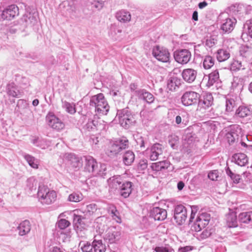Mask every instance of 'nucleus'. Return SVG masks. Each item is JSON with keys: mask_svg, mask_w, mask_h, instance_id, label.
Returning a JSON list of instances; mask_svg holds the SVG:
<instances>
[{"mask_svg": "<svg viewBox=\"0 0 252 252\" xmlns=\"http://www.w3.org/2000/svg\"><path fill=\"white\" fill-rule=\"evenodd\" d=\"M37 198L43 205H50L56 200L57 193L50 190L47 186L39 185L37 192Z\"/></svg>", "mask_w": 252, "mask_h": 252, "instance_id": "obj_1", "label": "nucleus"}, {"mask_svg": "<svg viewBox=\"0 0 252 252\" xmlns=\"http://www.w3.org/2000/svg\"><path fill=\"white\" fill-rule=\"evenodd\" d=\"M90 104L95 107V111L100 115H106L109 110V106L102 94L92 96Z\"/></svg>", "mask_w": 252, "mask_h": 252, "instance_id": "obj_2", "label": "nucleus"}, {"mask_svg": "<svg viewBox=\"0 0 252 252\" xmlns=\"http://www.w3.org/2000/svg\"><path fill=\"white\" fill-rule=\"evenodd\" d=\"M128 147V141L126 138H122L109 143L106 151L107 155L111 158L115 157L122 150Z\"/></svg>", "mask_w": 252, "mask_h": 252, "instance_id": "obj_3", "label": "nucleus"}, {"mask_svg": "<svg viewBox=\"0 0 252 252\" xmlns=\"http://www.w3.org/2000/svg\"><path fill=\"white\" fill-rule=\"evenodd\" d=\"M116 117L118 118L120 124L126 129L128 128L135 122L133 115L126 108L118 110Z\"/></svg>", "mask_w": 252, "mask_h": 252, "instance_id": "obj_4", "label": "nucleus"}, {"mask_svg": "<svg viewBox=\"0 0 252 252\" xmlns=\"http://www.w3.org/2000/svg\"><path fill=\"white\" fill-rule=\"evenodd\" d=\"M220 21V30L223 33H229L234 29L237 21L235 18L229 17L226 13H221L219 16Z\"/></svg>", "mask_w": 252, "mask_h": 252, "instance_id": "obj_5", "label": "nucleus"}, {"mask_svg": "<svg viewBox=\"0 0 252 252\" xmlns=\"http://www.w3.org/2000/svg\"><path fill=\"white\" fill-rule=\"evenodd\" d=\"M121 237V232L114 226L109 227L103 235L104 240L110 244L118 243Z\"/></svg>", "mask_w": 252, "mask_h": 252, "instance_id": "obj_6", "label": "nucleus"}, {"mask_svg": "<svg viewBox=\"0 0 252 252\" xmlns=\"http://www.w3.org/2000/svg\"><path fill=\"white\" fill-rule=\"evenodd\" d=\"M48 126L52 129L60 131L65 127V124L53 112H49L46 117Z\"/></svg>", "mask_w": 252, "mask_h": 252, "instance_id": "obj_7", "label": "nucleus"}, {"mask_svg": "<svg viewBox=\"0 0 252 252\" xmlns=\"http://www.w3.org/2000/svg\"><path fill=\"white\" fill-rule=\"evenodd\" d=\"M152 54L153 56L158 61L167 63L169 61L170 53L168 50L159 46H156L153 49Z\"/></svg>", "mask_w": 252, "mask_h": 252, "instance_id": "obj_8", "label": "nucleus"}, {"mask_svg": "<svg viewBox=\"0 0 252 252\" xmlns=\"http://www.w3.org/2000/svg\"><path fill=\"white\" fill-rule=\"evenodd\" d=\"M200 95L193 91H187L181 97L182 104L186 106H190L197 103Z\"/></svg>", "mask_w": 252, "mask_h": 252, "instance_id": "obj_9", "label": "nucleus"}, {"mask_svg": "<svg viewBox=\"0 0 252 252\" xmlns=\"http://www.w3.org/2000/svg\"><path fill=\"white\" fill-rule=\"evenodd\" d=\"M191 54L188 49H179L174 52L175 60L179 63L186 64L191 59Z\"/></svg>", "mask_w": 252, "mask_h": 252, "instance_id": "obj_10", "label": "nucleus"}, {"mask_svg": "<svg viewBox=\"0 0 252 252\" xmlns=\"http://www.w3.org/2000/svg\"><path fill=\"white\" fill-rule=\"evenodd\" d=\"M174 218L179 225L183 224L187 218V209L182 205L176 206L174 209Z\"/></svg>", "mask_w": 252, "mask_h": 252, "instance_id": "obj_11", "label": "nucleus"}, {"mask_svg": "<svg viewBox=\"0 0 252 252\" xmlns=\"http://www.w3.org/2000/svg\"><path fill=\"white\" fill-rule=\"evenodd\" d=\"M18 15V7L15 4H12L7 7L2 11L1 17L4 20H11Z\"/></svg>", "mask_w": 252, "mask_h": 252, "instance_id": "obj_12", "label": "nucleus"}, {"mask_svg": "<svg viewBox=\"0 0 252 252\" xmlns=\"http://www.w3.org/2000/svg\"><path fill=\"white\" fill-rule=\"evenodd\" d=\"M150 216L155 220H163L167 217V212L165 209L155 207L151 210Z\"/></svg>", "mask_w": 252, "mask_h": 252, "instance_id": "obj_13", "label": "nucleus"}, {"mask_svg": "<svg viewBox=\"0 0 252 252\" xmlns=\"http://www.w3.org/2000/svg\"><path fill=\"white\" fill-rule=\"evenodd\" d=\"M213 102V97L210 93L204 94L198 101V106L203 109H207L211 106Z\"/></svg>", "mask_w": 252, "mask_h": 252, "instance_id": "obj_14", "label": "nucleus"}, {"mask_svg": "<svg viewBox=\"0 0 252 252\" xmlns=\"http://www.w3.org/2000/svg\"><path fill=\"white\" fill-rule=\"evenodd\" d=\"M98 168L97 162L92 157L86 158L85 169L89 173H96Z\"/></svg>", "mask_w": 252, "mask_h": 252, "instance_id": "obj_15", "label": "nucleus"}, {"mask_svg": "<svg viewBox=\"0 0 252 252\" xmlns=\"http://www.w3.org/2000/svg\"><path fill=\"white\" fill-rule=\"evenodd\" d=\"M5 92L9 97H18L21 94L20 91L13 82H10L6 85Z\"/></svg>", "mask_w": 252, "mask_h": 252, "instance_id": "obj_16", "label": "nucleus"}, {"mask_svg": "<svg viewBox=\"0 0 252 252\" xmlns=\"http://www.w3.org/2000/svg\"><path fill=\"white\" fill-rule=\"evenodd\" d=\"M182 76L185 81L190 83L195 80L197 76V71L192 68L185 69L183 70Z\"/></svg>", "mask_w": 252, "mask_h": 252, "instance_id": "obj_17", "label": "nucleus"}, {"mask_svg": "<svg viewBox=\"0 0 252 252\" xmlns=\"http://www.w3.org/2000/svg\"><path fill=\"white\" fill-rule=\"evenodd\" d=\"M209 219L205 218V216L202 215L198 217L193 224V228L195 231H200L202 228L205 227L209 223Z\"/></svg>", "mask_w": 252, "mask_h": 252, "instance_id": "obj_18", "label": "nucleus"}, {"mask_svg": "<svg viewBox=\"0 0 252 252\" xmlns=\"http://www.w3.org/2000/svg\"><path fill=\"white\" fill-rule=\"evenodd\" d=\"M119 190L121 196L124 198L128 197L132 191V183L130 182H123Z\"/></svg>", "mask_w": 252, "mask_h": 252, "instance_id": "obj_19", "label": "nucleus"}, {"mask_svg": "<svg viewBox=\"0 0 252 252\" xmlns=\"http://www.w3.org/2000/svg\"><path fill=\"white\" fill-rule=\"evenodd\" d=\"M232 161L240 166H244L248 163V158L245 154L237 153L233 156Z\"/></svg>", "mask_w": 252, "mask_h": 252, "instance_id": "obj_20", "label": "nucleus"}, {"mask_svg": "<svg viewBox=\"0 0 252 252\" xmlns=\"http://www.w3.org/2000/svg\"><path fill=\"white\" fill-rule=\"evenodd\" d=\"M162 146L158 144H155L151 148L150 158L152 160H156L158 158L159 155L162 153Z\"/></svg>", "mask_w": 252, "mask_h": 252, "instance_id": "obj_21", "label": "nucleus"}, {"mask_svg": "<svg viewBox=\"0 0 252 252\" xmlns=\"http://www.w3.org/2000/svg\"><path fill=\"white\" fill-rule=\"evenodd\" d=\"M208 79L206 85L210 87L213 86L215 83H218L220 80V75L218 70H215L206 76L204 77L203 80Z\"/></svg>", "mask_w": 252, "mask_h": 252, "instance_id": "obj_22", "label": "nucleus"}, {"mask_svg": "<svg viewBox=\"0 0 252 252\" xmlns=\"http://www.w3.org/2000/svg\"><path fill=\"white\" fill-rule=\"evenodd\" d=\"M64 159L73 167H77L80 164L79 158L73 154H65L64 155Z\"/></svg>", "mask_w": 252, "mask_h": 252, "instance_id": "obj_23", "label": "nucleus"}, {"mask_svg": "<svg viewBox=\"0 0 252 252\" xmlns=\"http://www.w3.org/2000/svg\"><path fill=\"white\" fill-rule=\"evenodd\" d=\"M234 127L236 128V132L234 131L233 129H231V130L230 132H228L226 135V138L227 139L228 142L230 144H232L236 140L238 139V133H241V129L239 126H234Z\"/></svg>", "mask_w": 252, "mask_h": 252, "instance_id": "obj_24", "label": "nucleus"}, {"mask_svg": "<svg viewBox=\"0 0 252 252\" xmlns=\"http://www.w3.org/2000/svg\"><path fill=\"white\" fill-rule=\"evenodd\" d=\"M251 114V111L250 108L246 106H240L236 110L235 116L239 118H245L250 116Z\"/></svg>", "mask_w": 252, "mask_h": 252, "instance_id": "obj_25", "label": "nucleus"}, {"mask_svg": "<svg viewBox=\"0 0 252 252\" xmlns=\"http://www.w3.org/2000/svg\"><path fill=\"white\" fill-rule=\"evenodd\" d=\"M136 93L139 98L143 99L147 103H151L153 102L155 99V98L152 94L146 92L144 90L137 91H136Z\"/></svg>", "mask_w": 252, "mask_h": 252, "instance_id": "obj_26", "label": "nucleus"}, {"mask_svg": "<svg viewBox=\"0 0 252 252\" xmlns=\"http://www.w3.org/2000/svg\"><path fill=\"white\" fill-rule=\"evenodd\" d=\"M110 188L114 189H119L121 185L123 183L122 179L120 176H113L108 180Z\"/></svg>", "mask_w": 252, "mask_h": 252, "instance_id": "obj_27", "label": "nucleus"}, {"mask_svg": "<svg viewBox=\"0 0 252 252\" xmlns=\"http://www.w3.org/2000/svg\"><path fill=\"white\" fill-rule=\"evenodd\" d=\"M19 230V234L21 236H23L28 233L31 230V225L29 221L25 220L19 224L17 228Z\"/></svg>", "mask_w": 252, "mask_h": 252, "instance_id": "obj_28", "label": "nucleus"}, {"mask_svg": "<svg viewBox=\"0 0 252 252\" xmlns=\"http://www.w3.org/2000/svg\"><path fill=\"white\" fill-rule=\"evenodd\" d=\"M216 57L219 62H224L229 58V52L226 49H219L217 52Z\"/></svg>", "mask_w": 252, "mask_h": 252, "instance_id": "obj_29", "label": "nucleus"}, {"mask_svg": "<svg viewBox=\"0 0 252 252\" xmlns=\"http://www.w3.org/2000/svg\"><path fill=\"white\" fill-rule=\"evenodd\" d=\"M116 17L117 20L120 22H126L131 19V15L128 11L121 10L116 13Z\"/></svg>", "mask_w": 252, "mask_h": 252, "instance_id": "obj_30", "label": "nucleus"}, {"mask_svg": "<svg viewBox=\"0 0 252 252\" xmlns=\"http://www.w3.org/2000/svg\"><path fill=\"white\" fill-rule=\"evenodd\" d=\"M135 155L133 152L127 151L123 155V161L126 165H130L133 162Z\"/></svg>", "mask_w": 252, "mask_h": 252, "instance_id": "obj_31", "label": "nucleus"}, {"mask_svg": "<svg viewBox=\"0 0 252 252\" xmlns=\"http://www.w3.org/2000/svg\"><path fill=\"white\" fill-rule=\"evenodd\" d=\"M169 166V162L164 160L153 163V164L151 165V168L153 170L159 171L163 169L168 168Z\"/></svg>", "mask_w": 252, "mask_h": 252, "instance_id": "obj_32", "label": "nucleus"}, {"mask_svg": "<svg viewBox=\"0 0 252 252\" xmlns=\"http://www.w3.org/2000/svg\"><path fill=\"white\" fill-rule=\"evenodd\" d=\"M238 219L240 222L248 223L252 221V212L241 213L239 214Z\"/></svg>", "mask_w": 252, "mask_h": 252, "instance_id": "obj_33", "label": "nucleus"}, {"mask_svg": "<svg viewBox=\"0 0 252 252\" xmlns=\"http://www.w3.org/2000/svg\"><path fill=\"white\" fill-rule=\"evenodd\" d=\"M226 222L229 227H235L237 226V216L235 213L228 214L226 217Z\"/></svg>", "mask_w": 252, "mask_h": 252, "instance_id": "obj_34", "label": "nucleus"}, {"mask_svg": "<svg viewBox=\"0 0 252 252\" xmlns=\"http://www.w3.org/2000/svg\"><path fill=\"white\" fill-rule=\"evenodd\" d=\"M244 80L243 78L239 77H234L231 82V88L233 89L241 90L243 87Z\"/></svg>", "mask_w": 252, "mask_h": 252, "instance_id": "obj_35", "label": "nucleus"}, {"mask_svg": "<svg viewBox=\"0 0 252 252\" xmlns=\"http://www.w3.org/2000/svg\"><path fill=\"white\" fill-rule=\"evenodd\" d=\"M93 249L94 252H105L106 251V246L101 240L93 241Z\"/></svg>", "mask_w": 252, "mask_h": 252, "instance_id": "obj_36", "label": "nucleus"}, {"mask_svg": "<svg viewBox=\"0 0 252 252\" xmlns=\"http://www.w3.org/2000/svg\"><path fill=\"white\" fill-rule=\"evenodd\" d=\"M215 59L211 56H205L203 60V66L205 69L211 68L215 63Z\"/></svg>", "mask_w": 252, "mask_h": 252, "instance_id": "obj_37", "label": "nucleus"}, {"mask_svg": "<svg viewBox=\"0 0 252 252\" xmlns=\"http://www.w3.org/2000/svg\"><path fill=\"white\" fill-rule=\"evenodd\" d=\"M245 65L242 62L238 60H234L232 62L230 65V69L232 71H236L240 69H245Z\"/></svg>", "mask_w": 252, "mask_h": 252, "instance_id": "obj_38", "label": "nucleus"}, {"mask_svg": "<svg viewBox=\"0 0 252 252\" xmlns=\"http://www.w3.org/2000/svg\"><path fill=\"white\" fill-rule=\"evenodd\" d=\"M184 145H188L187 147L191 146L195 140L194 134L191 133H186L183 136Z\"/></svg>", "mask_w": 252, "mask_h": 252, "instance_id": "obj_39", "label": "nucleus"}, {"mask_svg": "<svg viewBox=\"0 0 252 252\" xmlns=\"http://www.w3.org/2000/svg\"><path fill=\"white\" fill-rule=\"evenodd\" d=\"M83 199V195L80 192H73L69 195L67 200L70 202H79Z\"/></svg>", "mask_w": 252, "mask_h": 252, "instance_id": "obj_40", "label": "nucleus"}, {"mask_svg": "<svg viewBox=\"0 0 252 252\" xmlns=\"http://www.w3.org/2000/svg\"><path fill=\"white\" fill-rule=\"evenodd\" d=\"M16 82L22 87H27L29 86V81L28 78L19 74L15 75Z\"/></svg>", "mask_w": 252, "mask_h": 252, "instance_id": "obj_41", "label": "nucleus"}, {"mask_svg": "<svg viewBox=\"0 0 252 252\" xmlns=\"http://www.w3.org/2000/svg\"><path fill=\"white\" fill-rule=\"evenodd\" d=\"M62 106L66 112L70 114H73L76 112L75 105L73 103H69L66 101L62 100Z\"/></svg>", "mask_w": 252, "mask_h": 252, "instance_id": "obj_42", "label": "nucleus"}, {"mask_svg": "<svg viewBox=\"0 0 252 252\" xmlns=\"http://www.w3.org/2000/svg\"><path fill=\"white\" fill-rule=\"evenodd\" d=\"M237 106V103L233 98H226L225 101V111L230 112Z\"/></svg>", "mask_w": 252, "mask_h": 252, "instance_id": "obj_43", "label": "nucleus"}, {"mask_svg": "<svg viewBox=\"0 0 252 252\" xmlns=\"http://www.w3.org/2000/svg\"><path fill=\"white\" fill-rule=\"evenodd\" d=\"M227 175L230 178L234 183L238 184L241 180L240 176L238 174H235L233 173L231 170L228 167L226 169Z\"/></svg>", "mask_w": 252, "mask_h": 252, "instance_id": "obj_44", "label": "nucleus"}, {"mask_svg": "<svg viewBox=\"0 0 252 252\" xmlns=\"http://www.w3.org/2000/svg\"><path fill=\"white\" fill-rule=\"evenodd\" d=\"M24 158L31 167L33 168H38V162L34 157L29 155H25Z\"/></svg>", "mask_w": 252, "mask_h": 252, "instance_id": "obj_45", "label": "nucleus"}, {"mask_svg": "<svg viewBox=\"0 0 252 252\" xmlns=\"http://www.w3.org/2000/svg\"><path fill=\"white\" fill-rule=\"evenodd\" d=\"M76 211H74V213L73 214V222L75 225H81L84 224L83 220L84 219V218L82 216L76 214L75 213Z\"/></svg>", "mask_w": 252, "mask_h": 252, "instance_id": "obj_46", "label": "nucleus"}, {"mask_svg": "<svg viewBox=\"0 0 252 252\" xmlns=\"http://www.w3.org/2000/svg\"><path fill=\"white\" fill-rule=\"evenodd\" d=\"M81 246V248L83 252H92L93 249V242L91 245L90 243H80L79 245Z\"/></svg>", "mask_w": 252, "mask_h": 252, "instance_id": "obj_47", "label": "nucleus"}, {"mask_svg": "<svg viewBox=\"0 0 252 252\" xmlns=\"http://www.w3.org/2000/svg\"><path fill=\"white\" fill-rule=\"evenodd\" d=\"M179 82L177 78H172L168 81L167 86L168 88L172 90H175L178 87L177 82Z\"/></svg>", "mask_w": 252, "mask_h": 252, "instance_id": "obj_48", "label": "nucleus"}, {"mask_svg": "<svg viewBox=\"0 0 252 252\" xmlns=\"http://www.w3.org/2000/svg\"><path fill=\"white\" fill-rule=\"evenodd\" d=\"M70 224V222L65 219H61L58 223V226L61 229H64Z\"/></svg>", "mask_w": 252, "mask_h": 252, "instance_id": "obj_49", "label": "nucleus"}, {"mask_svg": "<svg viewBox=\"0 0 252 252\" xmlns=\"http://www.w3.org/2000/svg\"><path fill=\"white\" fill-rule=\"evenodd\" d=\"M136 142L137 145H139L141 149L145 148L146 147L145 145L148 144L146 139L141 136L138 137L136 140Z\"/></svg>", "mask_w": 252, "mask_h": 252, "instance_id": "obj_50", "label": "nucleus"}, {"mask_svg": "<svg viewBox=\"0 0 252 252\" xmlns=\"http://www.w3.org/2000/svg\"><path fill=\"white\" fill-rule=\"evenodd\" d=\"M217 43V39L214 36H210L207 38L205 42V44L208 47L211 48L214 46Z\"/></svg>", "mask_w": 252, "mask_h": 252, "instance_id": "obj_51", "label": "nucleus"}, {"mask_svg": "<svg viewBox=\"0 0 252 252\" xmlns=\"http://www.w3.org/2000/svg\"><path fill=\"white\" fill-rule=\"evenodd\" d=\"M95 128V124L94 123V121L89 120L87 123H86L83 126V129L85 130L90 131Z\"/></svg>", "mask_w": 252, "mask_h": 252, "instance_id": "obj_52", "label": "nucleus"}, {"mask_svg": "<svg viewBox=\"0 0 252 252\" xmlns=\"http://www.w3.org/2000/svg\"><path fill=\"white\" fill-rule=\"evenodd\" d=\"M208 177L212 181H217L219 177V171L217 170L211 171L208 173Z\"/></svg>", "mask_w": 252, "mask_h": 252, "instance_id": "obj_53", "label": "nucleus"}, {"mask_svg": "<svg viewBox=\"0 0 252 252\" xmlns=\"http://www.w3.org/2000/svg\"><path fill=\"white\" fill-rule=\"evenodd\" d=\"M148 166V161L147 159H141L138 165L139 170L142 171L147 168Z\"/></svg>", "mask_w": 252, "mask_h": 252, "instance_id": "obj_54", "label": "nucleus"}, {"mask_svg": "<svg viewBox=\"0 0 252 252\" xmlns=\"http://www.w3.org/2000/svg\"><path fill=\"white\" fill-rule=\"evenodd\" d=\"M111 214H112V217L117 222H121V218L118 216V212L115 208H113L111 211Z\"/></svg>", "mask_w": 252, "mask_h": 252, "instance_id": "obj_55", "label": "nucleus"}, {"mask_svg": "<svg viewBox=\"0 0 252 252\" xmlns=\"http://www.w3.org/2000/svg\"><path fill=\"white\" fill-rule=\"evenodd\" d=\"M106 165L105 164H102L100 166V169L98 171L97 170L96 174H98L101 176H103L106 174Z\"/></svg>", "mask_w": 252, "mask_h": 252, "instance_id": "obj_56", "label": "nucleus"}, {"mask_svg": "<svg viewBox=\"0 0 252 252\" xmlns=\"http://www.w3.org/2000/svg\"><path fill=\"white\" fill-rule=\"evenodd\" d=\"M245 26L247 28L248 34L252 38V19L247 21Z\"/></svg>", "mask_w": 252, "mask_h": 252, "instance_id": "obj_57", "label": "nucleus"}, {"mask_svg": "<svg viewBox=\"0 0 252 252\" xmlns=\"http://www.w3.org/2000/svg\"><path fill=\"white\" fill-rule=\"evenodd\" d=\"M156 252H172L173 249L171 248H166L163 247H158L155 249Z\"/></svg>", "mask_w": 252, "mask_h": 252, "instance_id": "obj_58", "label": "nucleus"}, {"mask_svg": "<svg viewBox=\"0 0 252 252\" xmlns=\"http://www.w3.org/2000/svg\"><path fill=\"white\" fill-rule=\"evenodd\" d=\"M97 209L96 205L95 204H90L86 207V211L89 213H93Z\"/></svg>", "mask_w": 252, "mask_h": 252, "instance_id": "obj_59", "label": "nucleus"}, {"mask_svg": "<svg viewBox=\"0 0 252 252\" xmlns=\"http://www.w3.org/2000/svg\"><path fill=\"white\" fill-rule=\"evenodd\" d=\"M35 182V181L33 178H29L27 180V186L29 187L30 189L36 186V183L34 184Z\"/></svg>", "mask_w": 252, "mask_h": 252, "instance_id": "obj_60", "label": "nucleus"}, {"mask_svg": "<svg viewBox=\"0 0 252 252\" xmlns=\"http://www.w3.org/2000/svg\"><path fill=\"white\" fill-rule=\"evenodd\" d=\"M192 250V247L190 246H186L179 249L178 252H188Z\"/></svg>", "mask_w": 252, "mask_h": 252, "instance_id": "obj_61", "label": "nucleus"}, {"mask_svg": "<svg viewBox=\"0 0 252 252\" xmlns=\"http://www.w3.org/2000/svg\"><path fill=\"white\" fill-rule=\"evenodd\" d=\"M191 213L190 217L189 219V221H192V219L194 218L195 213H194L193 211H194V210H196V207L193 206L192 208H191Z\"/></svg>", "mask_w": 252, "mask_h": 252, "instance_id": "obj_62", "label": "nucleus"}, {"mask_svg": "<svg viewBox=\"0 0 252 252\" xmlns=\"http://www.w3.org/2000/svg\"><path fill=\"white\" fill-rule=\"evenodd\" d=\"M185 186V184L182 181L179 182L177 184V188L179 190H182Z\"/></svg>", "mask_w": 252, "mask_h": 252, "instance_id": "obj_63", "label": "nucleus"}, {"mask_svg": "<svg viewBox=\"0 0 252 252\" xmlns=\"http://www.w3.org/2000/svg\"><path fill=\"white\" fill-rule=\"evenodd\" d=\"M98 140L97 137H94L91 138V142L93 144H97L98 142Z\"/></svg>", "mask_w": 252, "mask_h": 252, "instance_id": "obj_64", "label": "nucleus"}]
</instances>
